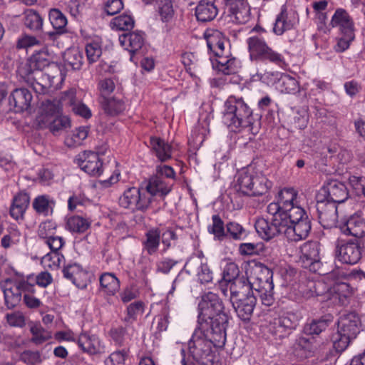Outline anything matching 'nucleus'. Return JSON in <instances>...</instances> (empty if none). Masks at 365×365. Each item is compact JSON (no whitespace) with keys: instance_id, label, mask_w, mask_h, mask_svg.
Masks as SVG:
<instances>
[{"instance_id":"1","label":"nucleus","mask_w":365,"mask_h":365,"mask_svg":"<svg viewBox=\"0 0 365 365\" xmlns=\"http://www.w3.org/2000/svg\"><path fill=\"white\" fill-rule=\"evenodd\" d=\"M199 321L209 324L212 341L218 347L223 346L226 342V327L228 316L221 299L213 292H207L201 297L198 304Z\"/></svg>"},{"instance_id":"2","label":"nucleus","mask_w":365,"mask_h":365,"mask_svg":"<svg viewBox=\"0 0 365 365\" xmlns=\"http://www.w3.org/2000/svg\"><path fill=\"white\" fill-rule=\"evenodd\" d=\"M222 123L233 132L253 124L252 110L242 97L230 96L225 101Z\"/></svg>"},{"instance_id":"3","label":"nucleus","mask_w":365,"mask_h":365,"mask_svg":"<svg viewBox=\"0 0 365 365\" xmlns=\"http://www.w3.org/2000/svg\"><path fill=\"white\" fill-rule=\"evenodd\" d=\"M36 120L40 128H48L54 135L71 126L69 118L61 115L60 102L56 100H47L41 103Z\"/></svg>"},{"instance_id":"4","label":"nucleus","mask_w":365,"mask_h":365,"mask_svg":"<svg viewBox=\"0 0 365 365\" xmlns=\"http://www.w3.org/2000/svg\"><path fill=\"white\" fill-rule=\"evenodd\" d=\"M272 275L270 269L259 264L252 269L251 276L249 277L252 292H255L262 303L267 307L272 305L274 302Z\"/></svg>"},{"instance_id":"5","label":"nucleus","mask_w":365,"mask_h":365,"mask_svg":"<svg viewBox=\"0 0 365 365\" xmlns=\"http://www.w3.org/2000/svg\"><path fill=\"white\" fill-rule=\"evenodd\" d=\"M285 237L290 241L305 239L311 230V222L303 208H295L292 215L287 217Z\"/></svg>"},{"instance_id":"6","label":"nucleus","mask_w":365,"mask_h":365,"mask_svg":"<svg viewBox=\"0 0 365 365\" xmlns=\"http://www.w3.org/2000/svg\"><path fill=\"white\" fill-rule=\"evenodd\" d=\"M118 203L133 212H145L151 205V197L143 187H130L120 196Z\"/></svg>"},{"instance_id":"7","label":"nucleus","mask_w":365,"mask_h":365,"mask_svg":"<svg viewBox=\"0 0 365 365\" xmlns=\"http://www.w3.org/2000/svg\"><path fill=\"white\" fill-rule=\"evenodd\" d=\"M297 195V192L292 187L282 189L278 193L277 202L268 205L267 212L269 214L279 213L287 219L288 215H292L294 209L302 208L298 203Z\"/></svg>"},{"instance_id":"8","label":"nucleus","mask_w":365,"mask_h":365,"mask_svg":"<svg viewBox=\"0 0 365 365\" xmlns=\"http://www.w3.org/2000/svg\"><path fill=\"white\" fill-rule=\"evenodd\" d=\"M364 247L359 240H339L336 245V255L344 264H355L362 257Z\"/></svg>"},{"instance_id":"9","label":"nucleus","mask_w":365,"mask_h":365,"mask_svg":"<svg viewBox=\"0 0 365 365\" xmlns=\"http://www.w3.org/2000/svg\"><path fill=\"white\" fill-rule=\"evenodd\" d=\"M269 215L272 216L270 222L264 218L256 221L255 227L257 233L265 240H269L279 235L285 236L286 218L279 213Z\"/></svg>"},{"instance_id":"10","label":"nucleus","mask_w":365,"mask_h":365,"mask_svg":"<svg viewBox=\"0 0 365 365\" xmlns=\"http://www.w3.org/2000/svg\"><path fill=\"white\" fill-rule=\"evenodd\" d=\"M77 344L83 352L89 356L100 357L107 352L103 339L90 332H81L78 336Z\"/></svg>"},{"instance_id":"11","label":"nucleus","mask_w":365,"mask_h":365,"mask_svg":"<svg viewBox=\"0 0 365 365\" xmlns=\"http://www.w3.org/2000/svg\"><path fill=\"white\" fill-rule=\"evenodd\" d=\"M212 331H210V339L207 340L205 339L202 333H195L191 339L188 342V349L193 359L200 363H203L204 359L211 356L212 344L217 346L212 341Z\"/></svg>"},{"instance_id":"12","label":"nucleus","mask_w":365,"mask_h":365,"mask_svg":"<svg viewBox=\"0 0 365 365\" xmlns=\"http://www.w3.org/2000/svg\"><path fill=\"white\" fill-rule=\"evenodd\" d=\"M317 197L324 198L335 205L341 203L348 198L347 188L341 182L330 180L322 187Z\"/></svg>"},{"instance_id":"13","label":"nucleus","mask_w":365,"mask_h":365,"mask_svg":"<svg viewBox=\"0 0 365 365\" xmlns=\"http://www.w3.org/2000/svg\"><path fill=\"white\" fill-rule=\"evenodd\" d=\"M75 163L82 170L92 176H98L103 172V163L97 153L84 151L78 154Z\"/></svg>"},{"instance_id":"14","label":"nucleus","mask_w":365,"mask_h":365,"mask_svg":"<svg viewBox=\"0 0 365 365\" xmlns=\"http://www.w3.org/2000/svg\"><path fill=\"white\" fill-rule=\"evenodd\" d=\"M317 210L320 223L324 227H331L337 222V208L334 202L317 197Z\"/></svg>"},{"instance_id":"15","label":"nucleus","mask_w":365,"mask_h":365,"mask_svg":"<svg viewBox=\"0 0 365 365\" xmlns=\"http://www.w3.org/2000/svg\"><path fill=\"white\" fill-rule=\"evenodd\" d=\"M185 269L190 274H195L201 284L208 283L212 280V272L202 258H190L185 265Z\"/></svg>"},{"instance_id":"16","label":"nucleus","mask_w":365,"mask_h":365,"mask_svg":"<svg viewBox=\"0 0 365 365\" xmlns=\"http://www.w3.org/2000/svg\"><path fill=\"white\" fill-rule=\"evenodd\" d=\"M230 20L236 24L247 23L250 18V9L247 0H225Z\"/></svg>"},{"instance_id":"17","label":"nucleus","mask_w":365,"mask_h":365,"mask_svg":"<svg viewBox=\"0 0 365 365\" xmlns=\"http://www.w3.org/2000/svg\"><path fill=\"white\" fill-rule=\"evenodd\" d=\"M26 81L34 92L38 95H43L48 93L53 85V78L41 71L28 72Z\"/></svg>"},{"instance_id":"18","label":"nucleus","mask_w":365,"mask_h":365,"mask_svg":"<svg viewBox=\"0 0 365 365\" xmlns=\"http://www.w3.org/2000/svg\"><path fill=\"white\" fill-rule=\"evenodd\" d=\"M361 321L355 312L342 314L337 324V329L352 339H355L360 331Z\"/></svg>"},{"instance_id":"19","label":"nucleus","mask_w":365,"mask_h":365,"mask_svg":"<svg viewBox=\"0 0 365 365\" xmlns=\"http://www.w3.org/2000/svg\"><path fill=\"white\" fill-rule=\"evenodd\" d=\"M63 274L65 278L80 289L86 288L88 284V273L76 263L66 265L63 269Z\"/></svg>"},{"instance_id":"20","label":"nucleus","mask_w":365,"mask_h":365,"mask_svg":"<svg viewBox=\"0 0 365 365\" xmlns=\"http://www.w3.org/2000/svg\"><path fill=\"white\" fill-rule=\"evenodd\" d=\"M208 49L212 52L215 57L227 53L225 43H227L225 36L218 30L209 29L204 34Z\"/></svg>"},{"instance_id":"21","label":"nucleus","mask_w":365,"mask_h":365,"mask_svg":"<svg viewBox=\"0 0 365 365\" xmlns=\"http://www.w3.org/2000/svg\"><path fill=\"white\" fill-rule=\"evenodd\" d=\"M21 283L7 279L1 284L5 304L9 309L14 308L21 301Z\"/></svg>"},{"instance_id":"22","label":"nucleus","mask_w":365,"mask_h":365,"mask_svg":"<svg viewBox=\"0 0 365 365\" xmlns=\"http://www.w3.org/2000/svg\"><path fill=\"white\" fill-rule=\"evenodd\" d=\"M212 67L225 75H232L238 72L241 64L236 58L230 56L229 49H227V53L217 56L212 62Z\"/></svg>"},{"instance_id":"23","label":"nucleus","mask_w":365,"mask_h":365,"mask_svg":"<svg viewBox=\"0 0 365 365\" xmlns=\"http://www.w3.org/2000/svg\"><path fill=\"white\" fill-rule=\"evenodd\" d=\"M256 296L254 293L248 294L247 297L232 302V305L237 313V317L244 322H248L251 319L256 305Z\"/></svg>"},{"instance_id":"24","label":"nucleus","mask_w":365,"mask_h":365,"mask_svg":"<svg viewBox=\"0 0 365 365\" xmlns=\"http://www.w3.org/2000/svg\"><path fill=\"white\" fill-rule=\"evenodd\" d=\"M341 230L347 235L363 237L365 236V220L358 213L351 215L341 226Z\"/></svg>"},{"instance_id":"25","label":"nucleus","mask_w":365,"mask_h":365,"mask_svg":"<svg viewBox=\"0 0 365 365\" xmlns=\"http://www.w3.org/2000/svg\"><path fill=\"white\" fill-rule=\"evenodd\" d=\"M225 287L230 290V301L231 303L254 293L249 279L244 277L233 281Z\"/></svg>"},{"instance_id":"26","label":"nucleus","mask_w":365,"mask_h":365,"mask_svg":"<svg viewBox=\"0 0 365 365\" xmlns=\"http://www.w3.org/2000/svg\"><path fill=\"white\" fill-rule=\"evenodd\" d=\"M255 168L252 166L244 168L239 170L235 176V187L245 195H249L252 190L251 184L253 183Z\"/></svg>"},{"instance_id":"27","label":"nucleus","mask_w":365,"mask_h":365,"mask_svg":"<svg viewBox=\"0 0 365 365\" xmlns=\"http://www.w3.org/2000/svg\"><path fill=\"white\" fill-rule=\"evenodd\" d=\"M61 101L65 104L71 107L73 112L86 119L91 117L92 113L91 109L84 103L76 101V90L71 88L63 93Z\"/></svg>"},{"instance_id":"28","label":"nucleus","mask_w":365,"mask_h":365,"mask_svg":"<svg viewBox=\"0 0 365 365\" xmlns=\"http://www.w3.org/2000/svg\"><path fill=\"white\" fill-rule=\"evenodd\" d=\"M173 185L165 181L158 175L150 178L143 190L148 193L152 198L154 195L160 197L166 196L172 190Z\"/></svg>"},{"instance_id":"29","label":"nucleus","mask_w":365,"mask_h":365,"mask_svg":"<svg viewBox=\"0 0 365 365\" xmlns=\"http://www.w3.org/2000/svg\"><path fill=\"white\" fill-rule=\"evenodd\" d=\"M32 95L26 88H16L9 97V103L13 106L16 112L27 110L31 105Z\"/></svg>"},{"instance_id":"30","label":"nucleus","mask_w":365,"mask_h":365,"mask_svg":"<svg viewBox=\"0 0 365 365\" xmlns=\"http://www.w3.org/2000/svg\"><path fill=\"white\" fill-rule=\"evenodd\" d=\"M216 0H201L195 8V16L199 21L207 22L213 20L218 13Z\"/></svg>"},{"instance_id":"31","label":"nucleus","mask_w":365,"mask_h":365,"mask_svg":"<svg viewBox=\"0 0 365 365\" xmlns=\"http://www.w3.org/2000/svg\"><path fill=\"white\" fill-rule=\"evenodd\" d=\"M332 27L339 28L341 34H348L351 36L354 33L353 22L348 13L343 9L336 10L331 20Z\"/></svg>"},{"instance_id":"32","label":"nucleus","mask_w":365,"mask_h":365,"mask_svg":"<svg viewBox=\"0 0 365 365\" xmlns=\"http://www.w3.org/2000/svg\"><path fill=\"white\" fill-rule=\"evenodd\" d=\"M30 197L25 192L17 193L13 199L10 207V215L16 220H23L25 212L29 207Z\"/></svg>"},{"instance_id":"33","label":"nucleus","mask_w":365,"mask_h":365,"mask_svg":"<svg viewBox=\"0 0 365 365\" xmlns=\"http://www.w3.org/2000/svg\"><path fill=\"white\" fill-rule=\"evenodd\" d=\"M119 42L130 53L140 50L144 44V36L141 31L125 34L119 36Z\"/></svg>"},{"instance_id":"34","label":"nucleus","mask_w":365,"mask_h":365,"mask_svg":"<svg viewBox=\"0 0 365 365\" xmlns=\"http://www.w3.org/2000/svg\"><path fill=\"white\" fill-rule=\"evenodd\" d=\"M150 144L152 151L159 160L165 162L171 158L172 147L168 143L160 138L151 137Z\"/></svg>"},{"instance_id":"35","label":"nucleus","mask_w":365,"mask_h":365,"mask_svg":"<svg viewBox=\"0 0 365 365\" xmlns=\"http://www.w3.org/2000/svg\"><path fill=\"white\" fill-rule=\"evenodd\" d=\"M136 334L133 324L125 323V326L113 328L110 331V336L118 345H123L130 341Z\"/></svg>"},{"instance_id":"36","label":"nucleus","mask_w":365,"mask_h":365,"mask_svg":"<svg viewBox=\"0 0 365 365\" xmlns=\"http://www.w3.org/2000/svg\"><path fill=\"white\" fill-rule=\"evenodd\" d=\"M252 181L253 183L251 184L252 190L249 196L263 195L268 192L272 186V182L264 175L257 170L255 171L253 180Z\"/></svg>"},{"instance_id":"37","label":"nucleus","mask_w":365,"mask_h":365,"mask_svg":"<svg viewBox=\"0 0 365 365\" xmlns=\"http://www.w3.org/2000/svg\"><path fill=\"white\" fill-rule=\"evenodd\" d=\"M50 55L45 48L35 52L29 58L27 66L28 72L41 71L48 66L50 63Z\"/></svg>"},{"instance_id":"38","label":"nucleus","mask_w":365,"mask_h":365,"mask_svg":"<svg viewBox=\"0 0 365 365\" xmlns=\"http://www.w3.org/2000/svg\"><path fill=\"white\" fill-rule=\"evenodd\" d=\"M145 240L143 242L144 250L149 255L155 254L160 243L161 232L159 228L153 227L148 230L145 235Z\"/></svg>"},{"instance_id":"39","label":"nucleus","mask_w":365,"mask_h":365,"mask_svg":"<svg viewBox=\"0 0 365 365\" xmlns=\"http://www.w3.org/2000/svg\"><path fill=\"white\" fill-rule=\"evenodd\" d=\"M240 269L237 264L235 262H228L226 264L222 272V279L220 282V286L222 294L225 296H227V288H225V286L240 279Z\"/></svg>"},{"instance_id":"40","label":"nucleus","mask_w":365,"mask_h":365,"mask_svg":"<svg viewBox=\"0 0 365 365\" xmlns=\"http://www.w3.org/2000/svg\"><path fill=\"white\" fill-rule=\"evenodd\" d=\"M300 259L307 262V264H312L319 259V245L315 242H307L301 247Z\"/></svg>"},{"instance_id":"41","label":"nucleus","mask_w":365,"mask_h":365,"mask_svg":"<svg viewBox=\"0 0 365 365\" xmlns=\"http://www.w3.org/2000/svg\"><path fill=\"white\" fill-rule=\"evenodd\" d=\"M247 43L250 57L252 61H258L268 46L263 38L257 36L250 37L247 40Z\"/></svg>"},{"instance_id":"42","label":"nucleus","mask_w":365,"mask_h":365,"mask_svg":"<svg viewBox=\"0 0 365 365\" xmlns=\"http://www.w3.org/2000/svg\"><path fill=\"white\" fill-rule=\"evenodd\" d=\"M293 26V21L289 17L286 9L282 8L276 18L273 31L277 35H282L285 31L292 29Z\"/></svg>"},{"instance_id":"43","label":"nucleus","mask_w":365,"mask_h":365,"mask_svg":"<svg viewBox=\"0 0 365 365\" xmlns=\"http://www.w3.org/2000/svg\"><path fill=\"white\" fill-rule=\"evenodd\" d=\"M100 284L102 290L109 295H114L120 287L119 280L111 273L103 274L100 277Z\"/></svg>"},{"instance_id":"44","label":"nucleus","mask_w":365,"mask_h":365,"mask_svg":"<svg viewBox=\"0 0 365 365\" xmlns=\"http://www.w3.org/2000/svg\"><path fill=\"white\" fill-rule=\"evenodd\" d=\"M100 103L104 111L110 115H115L125 110L124 103L115 98L103 97Z\"/></svg>"},{"instance_id":"45","label":"nucleus","mask_w":365,"mask_h":365,"mask_svg":"<svg viewBox=\"0 0 365 365\" xmlns=\"http://www.w3.org/2000/svg\"><path fill=\"white\" fill-rule=\"evenodd\" d=\"M90 226L91 222L88 220L78 215L68 217L66 225V227L68 230L78 233L86 232Z\"/></svg>"},{"instance_id":"46","label":"nucleus","mask_w":365,"mask_h":365,"mask_svg":"<svg viewBox=\"0 0 365 365\" xmlns=\"http://www.w3.org/2000/svg\"><path fill=\"white\" fill-rule=\"evenodd\" d=\"M63 59L66 66L73 70H79L83 65V55L76 48L67 50L64 53Z\"/></svg>"},{"instance_id":"47","label":"nucleus","mask_w":365,"mask_h":365,"mask_svg":"<svg viewBox=\"0 0 365 365\" xmlns=\"http://www.w3.org/2000/svg\"><path fill=\"white\" fill-rule=\"evenodd\" d=\"M53 204V202L47 195H39L34 200L32 206L38 214L47 216L52 212Z\"/></svg>"},{"instance_id":"48","label":"nucleus","mask_w":365,"mask_h":365,"mask_svg":"<svg viewBox=\"0 0 365 365\" xmlns=\"http://www.w3.org/2000/svg\"><path fill=\"white\" fill-rule=\"evenodd\" d=\"M24 25L31 31H39L43 26V19L36 11L28 9L24 12Z\"/></svg>"},{"instance_id":"49","label":"nucleus","mask_w":365,"mask_h":365,"mask_svg":"<svg viewBox=\"0 0 365 365\" xmlns=\"http://www.w3.org/2000/svg\"><path fill=\"white\" fill-rule=\"evenodd\" d=\"M331 322L330 317H323L319 319L313 320L304 327V331L307 334H319L324 331Z\"/></svg>"},{"instance_id":"50","label":"nucleus","mask_w":365,"mask_h":365,"mask_svg":"<svg viewBox=\"0 0 365 365\" xmlns=\"http://www.w3.org/2000/svg\"><path fill=\"white\" fill-rule=\"evenodd\" d=\"M353 339H354L351 338L346 334H344L338 329L337 331L333 333L331 336L333 347L337 352L344 351L349 346L350 342Z\"/></svg>"},{"instance_id":"51","label":"nucleus","mask_w":365,"mask_h":365,"mask_svg":"<svg viewBox=\"0 0 365 365\" xmlns=\"http://www.w3.org/2000/svg\"><path fill=\"white\" fill-rule=\"evenodd\" d=\"M48 17L53 29L63 32L67 25L66 16L59 9H52L49 11Z\"/></svg>"},{"instance_id":"52","label":"nucleus","mask_w":365,"mask_h":365,"mask_svg":"<svg viewBox=\"0 0 365 365\" xmlns=\"http://www.w3.org/2000/svg\"><path fill=\"white\" fill-rule=\"evenodd\" d=\"M134 24V19L130 15L123 14L113 18L110 26L116 30L127 31L132 29Z\"/></svg>"},{"instance_id":"53","label":"nucleus","mask_w":365,"mask_h":365,"mask_svg":"<svg viewBox=\"0 0 365 365\" xmlns=\"http://www.w3.org/2000/svg\"><path fill=\"white\" fill-rule=\"evenodd\" d=\"M88 128L86 127H79L73 131L72 134L67 136L65 139V143L68 147L80 145L83 140L88 136Z\"/></svg>"},{"instance_id":"54","label":"nucleus","mask_w":365,"mask_h":365,"mask_svg":"<svg viewBox=\"0 0 365 365\" xmlns=\"http://www.w3.org/2000/svg\"><path fill=\"white\" fill-rule=\"evenodd\" d=\"M158 9L160 19L163 22H169L174 16V9L171 0H158Z\"/></svg>"},{"instance_id":"55","label":"nucleus","mask_w":365,"mask_h":365,"mask_svg":"<svg viewBox=\"0 0 365 365\" xmlns=\"http://www.w3.org/2000/svg\"><path fill=\"white\" fill-rule=\"evenodd\" d=\"M279 88L282 93L294 94L299 91V83L294 78L284 75L279 79Z\"/></svg>"},{"instance_id":"56","label":"nucleus","mask_w":365,"mask_h":365,"mask_svg":"<svg viewBox=\"0 0 365 365\" xmlns=\"http://www.w3.org/2000/svg\"><path fill=\"white\" fill-rule=\"evenodd\" d=\"M87 60L89 63L96 62L102 54L101 43L98 40H93L86 46Z\"/></svg>"},{"instance_id":"57","label":"nucleus","mask_w":365,"mask_h":365,"mask_svg":"<svg viewBox=\"0 0 365 365\" xmlns=\"http://www.w3.org/2000/svg\"><path fill=\"white\" fill-rule=\"evenodd\" d=\"M57 225L51 220L41 222L38 228V235L45 241L56 235Z\"/></svg>"},{"instance_id":"58","label":"nucleus","mask_w":365,"mask_h":365,"mask_svg":"<svg viewBox=\"0 0 365 365\" xmlns=\"http://www.w3.org/2000/svg\"><path fill=\"white\" fill-rule=\"evenodd\" d=\"M144 311V304L141 301H137L130 304L127 307V315L124 318V323H130L136 321V316Z\"/></svg>"},{"instance_id":"59","label":"nucleus","mask_w":365,"mask_h":365,"mask_svg":"<svg viewBox=\"0 0 365 365\" xmlns=\"http://www.w3.org/2000/svg\"><path fill=\"white\" fill-rule=\"evenodd\" d=\"M64 257L58 252H51L42 258V263L51 269H57L60 267Z\"/></svg>"},{"instance_id":"60","label":"nucleus","mask_w":365,"mask_h":365,"mask_svg":"<svg viewBox=\"0 0 365 365\" xmlns=\"http://www.w3.org/2000/svg\"><path fill=\"white\" fill-rule=\"evenodd\" d=\"M212 220V224L208 226V232L218 240H221L225 236L224 222L217 215H214Z\"/></svg>"},{"instance_id":"61","label":"nucleus","mask_w":365,"mask_h":365,"mask_svg":"<svg viewBox=\"0 0 365 365\" xmlns=\"http://www.w3.org/2000/svg\"><path fill=\"white\" fill-rule=\"evenodd\" d=\"M298 323L299 317L292 312L285 313L278 319V324L285 329H295Z\"/></svg>"},{"instance_id":"62","label":"nucleus","mask_w":365,"mask_h":365,"mask_svg":"<svg viewBox=\"0 0 365 365\" xmlns=\"http://www.w3.org/2000/svg\"><path fill=\"white\" fill-rule=\"evenodd\" d=\"M30 331L32 334L31 341L36 344H41L50 338L49 334L40 324L32 325Z\"/></svg>"},{"instance_id":"63","label":"nucleus","mask_w":365,"mask_h":365,"mask_svg":"<svg viewBox=\"0 0 365 365\" xmlns=\"http://www.w3.org/2000/svg\"><path fill=\"white\" fill-rule=\"evenodd\" d=\"M333 292L338 295L339 299L344 302L352 292L349 284L346 282H336L333 286Z\"/></svg>"},{"instance_id":"64","label":"nucleus","mask_w":365,"mask_h":365,"mask_svg":"<svg viewBox=\"0 0 365 365\" xmlns=\"http://www.w3.org/2000/svg\"><path fill=\"white\" fill-rule=\"evenodd\" d=\"M259 61H268L277 65H280L284 62L283 56L277 51L272 49L269 46L262 53V56L259 58Z\"/></svg>"}]
</instances>
